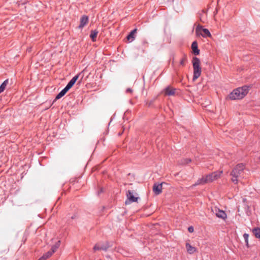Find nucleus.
Wrapping results in <instances>:
<instances>
[{
  "label": "nucleus",
  "instance_id": "nucleus-1",
  "mask_svg": "<svg viewBox=\"0 0 260 260\" xmlns=\"http://www.w3.org/2000/svg\"><path fill=\"white\" fill-rule=\"evenodd\" d=\"M245 169V166L242 163L237 165L234 168L231 173V175L232 176V181L234 183L237 184L239 182V178L244 177L243 174Z\"/></svg>",
  "mask_w": 260,
  "mask_h": 260
},
{
  "label": "nucleus",
  "instance_id": "nucleus-2",
  "mask_svg": "<svg viewBox=\"0 0 260 260\" xmlns=\"http://www.w3.org/2000/svg\"><path fill=\"white\" fill-rule=\"evenodd\" d=\"M248 92V88L247 86L237 88L230 93L229 98L232 100L241 99L247 94Z\"/></svg>",
  "mask_w": 260,
  "mask_h": 260
},
{
  "label": "nucleus",
  "instance_id": "nucleus-3",
  "mask_svg": "<svg viewBox=\"0 0 260 260\" xmlns=\"http://www.w3.org/2000/svg\"><path fill=\"white\" fill-rule=\"evenodd\" d=\"M192 62L193 69L192 80L194 81L200 76L202 72V69L200 67V60L198 57H193Z\"/></svg>",
  "mask_w": 260,
  "mask_h": 260
},
{
  "label": "nucleus",
  "instance_id": "nucleus-4",
  "mask_svg": "<svg viewBox=\"0 0 260 260\" xmlns=\"http://www.w3.org/2000/svg\"><path fill=\"white\" fill-rule=\"evenodd\" d=\"M222 172V171H215L206 175V181H207L208 183H210L218 179L220 177Z\"/></svg>",
  "mask_w": 260,
  "mask_h": 260
},
{
  "label": "nucleus",
  "instance_id": "nucleus-5",
  "mask_svg": "<svg viewBox=\"0 0 260 260\" xmlns=\"http://www.w3.org/2000/svg\"><path fill=\"white\" fill-rule=\"evenodd\" d=\"M197 35H201L204 38L210 37L211 35L209 30L207 28H203L201 26L198 25L196 29Z\"/></svg>",
  "mask_w": 260,
  "mask_h": 260
},
{
  "label": "nucleus",
  "instance_id": "nucleus-6",
  "mask_svg": "<svg viewBox=\"0 0 260 260\" xmlns=\"http://www.w3.org/2000/svg\"><path fill=\"white\" fill-rule=\"evenodd\" d=\"M211 211L213 213L215 214L217 217L222 219H225L226 218L227 216L225 212L224 211L217 208L216 207H212Z\"/></svg>",
  "mask_w": 260,
  "mask_h": 260
},
{
  "label": "nucleus",
  "instance_id": "nucleus-7",
  "mask_svg": "<svg viewBox=\"0 0 260 260\" xmlns=\"http://www.w3.org/2000/svg\"><path fill=\"white\" fill-rule=\"evenodd\" d=\"M127 200L125 201V204H129L132 202H135L137 201L138 198L135 197L134 194L133 192L131 190H128L127 193L126 194Z\"/></svg>",
  "mask_w": 260,
  "mask_h": 260
},
{
  "label": "nucleus",
  "instance_id": "nucleus-8",
  "mask_svg": "<svg viewBox=\"0 0 260 260\" xmlns=\"http://www.w3.org/2000/svg\"><path fill=\"white\" fill-rule=\"evenodd\" d=\"M88 22V17L86 15H83L80 18V25L78 27L79 28H83Z\"/></svg>",
  "mask_w": 260,
  "mask_h": 260
},
{
  "label": "nucleus",
  "instance_id": "nucleus-9",
  "mask_svg": "<svg viewBox=\"0 0 260 260\" xmlns=\"http://www.w3.org/2000/svg\"><path fill=\"white\" fill-rule=\"evenodd\" d=\"M153 191L156 194H159L162 191L161 184H154L153 186Z\"/></svg>",
  "mask_w": 260,
  "mask_h": 260
},
{
  "label": "nucleus",
  "instance_id": "nucleus-10",
  "mask_svg": "<svg viewBox=\"0 0 260 260\" xmlns=\"http://www.w3.org/2000/svg\"><path fill=\"white\" fill-rule=\"evenodd\" d=\"M80 74H77L76 76H75L68 83V84L66 85V86L69 88L70 89L75 83V82L77 81L78 79L79 78V77L80 76Z\"/></svg>",
  "mask_w": 260,
  "mask_h": 260
},
{
  "label": "nucleus",
  "instance_id": "nucleus-11",
  "mask_svg": "<svg viewBox=\"0 0 260 260\" xmlns=\"http://www.w3.org/2000/svg\"><path fill=\"white\" fill-rule=\"evenodd\" d=\"M67 86H66L62 90H61L59 93L56 96L55 100H57L62 98L65 95L67 91L69 90Z\"/></svg>",
  "mask_w": 260,
  "mask_h": 260
},
{
  "label": "nucleus",
  "instance_id": "nucleus-12",
  "mask_svg": "<svg viewBox=\"0 0 260 260\" xmlns=\"http://www.w3.org/2000/svg\"><path fill=\"white\" fill-rule=\"evenodd\" d=\"M185 246L187 251L188 253L193 254L196 251V248L192 246L189 243H186Z\"/></svg>",
  "mask_w": 260,
  "mask_h": 260
},
{
  "label": "nucleus",
  "instance_id": "nucleus-13",
  "mask_svg": "<svg viewBox=\"0 0 260 260\" xmlns=\"http://www.w3.org/2000/svg\"><path fill=\"white\" fill-rule=\"evenodd\" d=\"M191 48L195 55H199L200 53V50L198 47V44L197 42L194 41L191 44Z\"/></svg>",
  "mask_w": 260,
  "mask_h": 260
},
{
  "label": "nucleus",
  "instance_id": "nucleus-14",
  "mask_svg": "<svg viewBox=\"0 0 260 260\" xmlns=\"http://www.w3.org/2000/svg\"><path fill=\"white\" fill-rule=\"evenodd\" d=\"M206 180V178L205 176H203L202 178L199 179L197 181L193 184V185L197 186L200 184H204L208 183Z\"/></svg>",
  "mask_w": 260,
  "mask_h": 260
},
{
  "label": "nucleus",
  "instance_id": "nucleus-15",
  "mask_svg": "<svg viewBox=\"0 0 260 260\" xmlns=\"http://www.w3.org/2000/svg\"><path fill=\"white\" fill-rule=\"evenodd\" d=\"M99 31L96 29L92 30L90 32V37L93 42L96 41V38Z\"/></svg>",
  "mask_w": 260,
  "mask_h": 260
},
{
  "label": "nucleus",
  "instance_id": "nucleus-16",
  "mask_svg": "<svg viewBox=\"0 0 260 260\" xmlns=\"http://www.w3.org/2000/svg\"><path fill=\"white\" fill-rule=\"evenodd\" d=\"M175 89L171 88L169 87L165 89V94L168 95H173L175 94Z\"/></svg>",
  "mask_w": 260,
  "mask_h": 260
},
{
  "label": "nucleus",
  "instance_id": "nucleus-17",
  "mask_svg": "<svg viewBox=\"0 0 260 260\" xmlns=\"http://www.w3.org/2000/svg\"><path fill=\"white\" fill-rule=\"evenodd\" d=\"M252 233L256 238L260 239V228L253 229Z\"/></svg>",
  "mask_w": 260,
  "mask_h": 260
},
{
  "label": "nucleus",
  "instance_id": "nucleus-18",
  "mask_svg": "<svg viewBox=\"0 0 260 260\" xmlns=\"http://www.w3.org/2000/svg\"><path fill=\"white\" fill-rule=\"evenodd\" d=\"M9 82L8 79L5 80L0 86V93L4 91Z\"/></svg>",
  "mask_w": 260,
  "mask_h": 260
},
{
  "label": "nucleus",
  "instance_id": "nucleus-19",
  "mask_svg": "<svg viewBox=\"0 0 260 260\" xmlns=\"http://www.w3.org/2000/svg\"><path fill=\"white\" fill-rule=\"evenodd\" d=\"M53 253L51 252V251H49L47 253L43 254V255L40 257V260H46L48 258H49L50 256H51L52 255Z\"/></svg>",
  "mask_w": 260,
  "mask_h": 260
},
{
  "label": "nucleus",
  "instance_id": "nucleus-20",
  "mask_svg": "<svg viewBox=\"0 0 260 260\" xmlns=\"http://www.w3.org/2000/svg\"><path fill=\"white\" fill-rule=\"evenodd\" d=\"M136 29L133 30L130 32V34L127 36V40H131V41H133L135 38L134 36H135V34L136 33Z\"/></svg>",
  "mask_w": 260,
  "mask_h": 260
},
{
  "label": "nucleus",
  "instance_id": "nucleus-21",
  "mask_svg": "<svg viewBox=\"0 0 260 260\" xmlns=\"http://www.w3.org/2000/svg\"><path fill=\"white\" fill-rule=\"evenodd\" d=\"M60 241H57L55 245L52 246L50 251L53 253L57 250L60 245Z\"/></svg>",
  "mask_w": 260,
  "mask_h": 260
},
{
  "label": "nucleus",
  "instance_id": "nucleus-22",
  "mask_svg": "<svg viewBox=\"0 0 260 260\" xmlns=\"http://www.w3.org/2000/svg\"><path fill=\"white\" fill-rule=\"evenodd\" d=\"M100 246H101L100 248H101V250H103L105 251L107 250V249L109 247V245L108 243H106V244H102V245L100 244Z\"/></svg>",
  "mask_w": 260,
  "mask_h": 260
},
{
  "label": "nucleus",
  "instance_id": "nucleus-23",
  "mask_svg": "<svg viewBox=\"0 0 260 260\" xmlns=\"http://www.w3.org/2000/svg\"><path fill=\"white\" fill-rule=\"evenodd\" d=\"M191 162V159L190 158H184L181 160V164L185 165Z\"/></svg>",
  "mask_w": 260,
  "mask_h": 260
},
{
  "label": "nucleus",
  "instance_id": "nucleus-24",
  "mask_svg": "<svg viewBox=\"0 0 260 260\" xmlns=\"http://www.w3.org/2000/svg\"><path fill=\"white\" fill-rule=\"evenodd\" d=\"M248 237L249 235L248 234L245 233L243 235V238L245 240V242L246 243V244H248Z\"/></svg>",
  "mask_w": 260,
  "mask_h": 260
},
{
  "label": "nucleus",
  "instance_id": "nucleus-25",
  "mask_svg": "<svg viewBox=\"0 0 260 260\" xmlns=\"http://www.w3.org/2000/svg\"><path fill=\"white\" fill-rule=\"evenodd\" d=\"M142 43L145 48L148 47V43L146 40H143L142 42Z\"/></svg>",
  "mask_w": 260,
  "mask_h": 260
},
{
  "label": "nucleus",
  "instance_id": "nucleus-26",
  "mask_svg": "<svg viewBox=\"0 0 260 260\" xmlns=\"http://www.w3.org/2000/svg\"><path fill=\"white\" fill-rule=\"evenodd\" d=\"M101 246H100V244H96L94 247H93V249L94 250H101V248H100Z\"/></svg>",
  "mask_w": 260,
  "mask_h": 260
},
{
  "label": "nucleus",
  "instance_id": "nucleus-27",
  "mask_svg": "<svg viewBox=\"0 0 260 260\" xmlns=\"http://www.w3.org/2000/svg\"><path fill=\"white\" fill-rule=\"evenodd\" d=\"M188 231L189 233H192L194 231L193 227L192 226H189L188 228Z\"/></svg>",
  "mask_w": 260,
  "mask_h": 260
},
{
  "label": "nucleus",
  "instance_id": "nucleus-28",
  "mask_svg": "<svg viewBox=\"0 0 260 260\" xmlns=\"http://www.w3.org/2000/svg\"><path fill=\"white\" fill-rule=\"evenodd\" d=\"M185 58H182L181 61H180V64L182 65V66H184L185 64Z\"/></svg>",
  "mask_w": 260,
  "mask_h": 260
},
{
  "label": "nucleus",
  "instance_id": "nucleus-29",
  "mask_svg": "<svg viewBox=\"0 0 260 260\" xmlns=\"http://www.w3.org/2000/svg\"><path fill=\"white\" fill-rule=\"evenodd\" d=\"M133 91L132 89L131 88H127L126 90V92H130V93H132Z\"/></svg>",
  "mask_w": 260,
  "mask_h": 260
},
{
  "label": "nucleus",
  "instance_id": "nucleus-30",
  "mask_svg": "<svg viewBox=\"0 0 260 260\" xmlns=\"http://www.w3.org/2000/svg\"><path fill=\"white\" fill-rule=\"evenodd\" d=\"M77 214H74L73 216H72L71 217V219H74L76 218H77Z\"/></svg>",
  "mask_w": 260,
  "mask_h": 260
},
{
  "label": "nucleus",
  "instance_id": "nucleus-31",
  "mask_svg": "<svg viewBox=\"0 0 260 260\" xmlns=\"http://www.w3.org/2000/svg\"><path fill=\"white\" fill-rule=\"evenodd\" d=\"M103 191V190L102 188H101V190H100V192H102Z\"/></svg>",
  "mask_w": 260,
  "mask_h": 260
},
{
  "label": "nucleus",
  "instance_id": "nucleus-32",
  "mask_svg": "<svg viewBox=\"0 0 260 260\" xmlns=\"http://www.w3.org/2000/svg\"><path fill=\"white\" fill-rule=\"evenodd\" d=\"M38 260H40V258Z\"/></svg>",
  "mask_w": 260,
  "mask_h": 260
},
{
  "label": "nucleus",
  "instance_id": "nucleus-33",
  "mask_svg": "<svg viewBox=\"0 0 260 260\" xmlns=\"http://www.w3.org/2000/svg\"><path fill=\"white\" fill-rule=\"evenodd\" d=\"M259 159H260V156H259Z\"/></svg>",
  "mask_w": 260,
  "mask_h": 260
}]
</instances>
